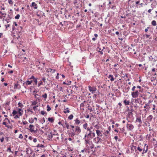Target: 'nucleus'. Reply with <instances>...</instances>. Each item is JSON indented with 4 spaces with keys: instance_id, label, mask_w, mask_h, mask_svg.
Returning a JSON list of instances; mask_svg holds the SVG:
<instances>
[{
    "instance_id": "8",
    "label": "nucleus",
    "mask_w": 157,
    "mask_h": 157,
    "mask_svg": "<svg viewBox=\"0 0 157 157\" xmlns=\"http://www.w3.org/2000/svg\"><path fill=\"white\" fill-rule=\"evenodd\" d=\"M127 127L128 130L132 131L134 128V126L132 124H127Z\"/></svg>"
},
{
    "instance_id": "4",
    "label": "nucleus",
    "mask_w": 157,
    "mask_h": 157,
    "mask_svg": "<svg viewBox=\"0 0 157 157\" xmlns=\"http://www.w3.org/2000/svg\"><path fill=\"white\" fill-rule=\"evenodd\" d=\"M88 88L89 91L92 94L95 93V92L97 90L96 88L94 86L91 87L90 86H89Z\"/></svg>"
},
{
    "instance_id": "27",
    "label": "nucleus",
    "mask_w": 157,
    "mask_h": 157,
    "mask_svg": "<svg viewBox=\"0 0 157 157\" xmlns=\"http://www.w3.org/2000/svg\"><path fill=\"white\" fill-rule=\"evenodd\" d=\"M140 97L142 98H143L144 99H146L147 98V97H146V96L144 95L143 94H140Z\"/></svg>"
},
{
    "instance_id": "20",
    "label": "nucleus",
    "mask_w": 157,
    "mask_h": 157,
    "mask_svg": "<svg viewBox=\"0 0 157 157\" xmlns=\"http://www.w3.org/2000/svg\"><path fill=\"white\" fill-rule=\"evenodd\" d=\"M108 78H110V80L112 82L114 80V78H113V76L112 75H109Z\"/></svg>"
},
{
    "instance_id": "22",
    "label": "nucleus",
    "mask_w": 157,
    "mask_h": 157,
    "mask_svg": "<svg viewBox=\"0 0 157 157\" xmlns=\"http://www.w3.org/2000/svg\"><path fill=\"white\" fill-rule=\"evenodd\" d=\"M30 151H31L30 154H31V155H30L29 157H35V153L33 152V151H32L31 149H30Z\"/></svg>"
},
{
    "instance_id": "36",
    "label": "nucleus",
    "mask_w": 157,
    "mask_h": 157,
    "mask_svg": "<svg viewBox=\"0 0 157 157\" xmlns=\"http://www.w3.org/2000/svg\"><path fill=\"white\" fill-rule=\"evenodd\" d=\"M65 125H66V128L68 129H70V126L66 122L65 123Z\"/></svg>"
},
{
    "instance_id": "14",
    "label": "nucleus",
    "mask_w": 157,
    "mask_h": 157,
    "mask_svg": "<svg viewBox=\"0 0 157 157\" xmlns=\"http://www.w3.org/2000/svg\"><path fill=\"white\" fill-rule=\"evenodd\" d=\"M31 7H33L34 9H36L37 8V5L35 2H33L32 3Z\"/></svg>"
},
{
    "instance_id": "25",
    "label": "nucleus",
    "mask_w": 157,
    "mask_h": 157,
    "mask_svg": "<svg viewBox=\"0 0 157 157\" xmlns=\"http://www.w3.org/2000/svg\"><path fill=\"white\" fill-rule=\"evenodd\" d=\"M48 121L51 123H53L54 121V119L53 117H49L48 118Z\"/></svg>"
},
{
    "instance_id": "17",
    "label": "nucleus",
    "mask_w": 157,
    "mask_h": 157,
    "mask_svg": "<svg viewBox=\"0 0 157 157\" xmlns=\"http://www.w3.org/2000/svg\"><path fill=\"white\" fill-rule=\"evenodd\" d=\"M148 146H147V147H146V149H145V146H144V148H143V152H142V155H143L145 153H146L147 151V150H148Z\"/></svg>"
},
{
    "instance_id": "9",
    "label": "nucleus",
    "mask_w": 157,
    "mask_h": 157,
    "mask_svg": "<svg viewBox=\"0 0 157 157\" xmlns=\"http://www.w3.org/2000/svg\"><path fill=\"white\" fill-rule=\"evenodd\" d=\"M14 88L15 89H19L21 88V86L20 84L18 83V82L17 83H14Z\"/></svg>"
},
{
    "instance_id": "12",
    "label": "nucleus",
    "mask_w": 157,
    "mask_h": 157,
    "mask_svg": "<svg viewBox=\"0 0 157 157\" xmlns=\"http://www.w3.org/2000/svg\"><path fill=\"white\" fill-rule=\"evenodd\" d=\"M29 130L31 132H34L35 133L36 132V131H35L33 130V129L34 128V126L32 124H30L29 126Z\"/></svg>"
},
{
    "instance_id": "11",
    "label": "nucleus",
    "mask_w": 157,
    "mask_h": 157,
    "mask_svg": "<svg viewBox=\"0 0 157 157\" xmlns=\"http://www.w3.org/2000/svg\"><path fill=\"white\" fill-rule=\"evenodd\" d=\"M92 139L91 138H89L88 139H86L85 140V143L86 146V145H88L92 142V141H90V140Z\"/></svg>"
},
{
    "instance_id": "54",
    "label": "nucleus",
    "mask_w": 157,
    "mask_h": 157,
    "mask_svg": "<svg viewBox=\"0 0 157 157\" xmlns=\"http://www.w3.org/2000/svg\"><path fill=\"white\" fill-rule=\"evenodd\" d=\"M6 151H9L10 152H12V151H11V148H10V147L8 149H7V150H6Z\"/></svg>"
},
{
    "instance_id": "53",
    "label": "nucleus",
    "mask_w": 157,
    "mask_h": 157,
    "mask_svg": "<svg viewBox=\"0 0 157 157\" xmlns=\"http://www.w3.org/2000/svg\"><path fill=\"white\" fill-rule=\"evenodd\" d=\"M36 92V91L34 90L33 92V94L34 95L35 97L36 96V95H38L37 94H35V93Z\"/></svg>"
},
{
    "instance_id": "49",
    "label": "nucleus",
    "mask_w": 157,
    "mask_h": 157,
    "mask_svg": "<svg viewBox=\"0 0 157 157\" xmlns=\"http://www.w3.org/2000/svg\"><path fill=\"white\" fill-rule=\"evenodd\" d=\"M149 59L151 60H152L153 59H154V58L152 57V56H150V57H149ZM156 60H154V61H155Z\"/></svg>"
},
{
    "instance_id": "47",
    "label": "nucleus",
    "mask_w": 157,
    "mask_h": 157,
    "mask_svg": "<svg viewBox=\"0 0 157 157\" xmlns=\"http://www.w3.org/2000/svg\"><path fill=\"white\" fill-rule=\"evenodd\" d=\"M40 81V83H39L38 84V86L39 87L41 85H43V82L41 81Z\"/></svg>"
},
{
    "instance_id": "5",
    "label": "nucleus",
    "mask_w": 157,
    "mask_h": 157,
    "mask_svg": "<svg viewBox=\"0 0 157 157\" xmlns=\"http://www.w3.org/2000/svg\"><path fill=\"white\" fill-rule=\"evenodd\" d=\"M33 81L31 80L30 81L27 80L26 82H24L23 83V85L26 88V86L28 85H30L32 84V83L33 82Z\"/></svg>"
},
{
    "instance_id": "31",
    "label": "nucleus",
    "mask_w": 157,
    "mask_h": 157,
    "mask_svg": "<svg viewBox=\"0 0 157 157\" xmlns=\"http://www.w3.org/2000/svg\"><path fill=\"white\" fill-rule=\"evenodd\" d=\"M87 124L86 123H85L83 125V128L85 129H86L87 128Z\"/></svg>"
},
{
    "instance_id": "43",
    "label": "nucleus",
    "mask_w": 157,
    "mask_h": 157,
    "mask_svg": "<svg viewBox=\"0 0 157 157\" xmlns=\"http://www.w3.org/2000/svg\"><path fill=\"white\" fill-rule=\"evenodd\" d=\"M36 78H35V77L33 76V75H32L31 77L29 78H28V79H33V80H34L35 79H36Z\"/></svg>"
},
{
    "instance_id": "41",
    "label": "nucleus",
    "mask_w": 157,
    "mask_h": 157,
    "mask_svg": "<svg viewBox=\"0 0 157 157\" xmlns=\"http://www.w3.org/2000/svg\"><path fill=\"white\" fill-rule=\"evenodd\" d=\"M40 113L42 115H44L45 114H47V113L44 111H42Z\"/></svg>"
},
{
    "instance_id": "15",
    "label": "nucleus",
    "mask_w": 157,
    "mask_h": 157,
    "mask_svg": "<svg viewBox=\"0 0 157 157\" xmlns=\"http://www.w3.org/2000/svg\"><path fill=\"white\" fill-rule=\"evenodd\" d=\"M136 122H139L140 124L142 123V121L140 117H138L136 118Z\"/></svg>"
},
{
    "instance_id": "10",
    "label": "nucleus",
    "mask_w": 157,
    "mask_h": 157,
    "mask_svg": "<svg viewBox=\"0 0 157 157\" xmlns=\"http://www.w3.org/2000/svg\"><path fill=\"white\" fill-rule=\"evenodd\" d=\"M143 148H144V145H142L141 144H139L138 146L137 149L140 152H141L142 151Z\"/></svg>"
},
{
    "instance_id": "26",
    "label": "nucleus",
    "mask_w": 157,
    "mask_h": 157,
    "mask_svg": "<svg viewBox=\"0 0 157 157\" xmlns=\"http://www.w3.org/2000/svg\"><path fill=\"white\" fill-rule=\"evenodd\" d=\"M48 72H50L52 73H54L55 71V69H52L51 68H49L48 69Z\"/></svg>"
},
{
    "instance_id": "50",
    "label": "nucleus",
    "mask_w": 157,
    "mask_h": 157,
    "mask_svg": "<svg viewBox=\"0 0 157 157\" xmlns=\"http://www.w3.org/2000/svg\"><path fill=\"white\" fill-rule=\"evenodd\" d=\"M37 104V102L34 101L32 102V105H36Z\"/></svg>"
},
{
    "instance_id": "40",
    "label": "nucleus",
    "mask_w": 157,
    "mask_h": 157,
    "mask_svg": "<svg viewBox=\"0 0 157 157\" xmlns=\"http://www.w3.org/2000/svg\"><path fill=\"white\" fill-rule=\"evenodd\" d=\"M17 113V112L15 110H13V111L12 114H13V116H14L16 115Z\"/></svg>"
},
{
    "instance_id": "16",
    "label": "nucleus",
    "mask_w": 157,
    "mask_h": 157,
    "mask_svg": "<svg viewBox=\"0 0 157 157\" xmlns=\"http://www.w3.org/2000/svg\"><path fill=\"white\" fill-rule=\"evenodd\" d=\"M74 121L75 122V124L78 125L80 123V121L78 118H76L75 120H74Z\"/></svg>"
},
{
    "instance_id": "58",
    "label": "nucleus",
    "mask_w": 157,
    "mask_h": 157,
    "mask_svg": "<svg viewBox=\"0 0 157 157\" xmlns=\"http://www.w3.org/2000/svg\"><path fill=\"white\" fill-rule=\"evenodd\" d=\"M84 107V105L83 103H82L80 104V107Z\"/></svg>"
},
{
    "instance_id": "62",
    "label": "nucleus",
    "mask_w": 157,
    "mask_h": 157,
    "mask_svg": "<svg viewBox=\"0 0 157 157\" xmlns=\"http://www.w3.org/2000/svg\"><path fill=\"white\" fill-rule=\"evenodd\" d=\"M136 87L135 86H133L132 89V90L133 91L135 90V89L136 88Z\"/></svg>"
},
{
    "instance_id": "44",
    "label": "nucleus",
    "mask_w": 157,
    "mask_h": 157,
    "mask_svg": "<svg viewBox=\"0 0 157 157\" xmlns=\"http://www.w3.org/2000/svg\"><path fill=\"white\" fill-rule=\"evenodd\" d=\"M42 97L43 98L46 99L47 98V94L46 93H44V94L42 95Z\"/></svg>"
},
{
    "instance_id": "13",
    "label": "nucleus",
    "mask_w": 157,
    "mask_h": 157,
    "mask_svg": "<svg viewBox=\"0 0 157 157\" xmlns=\"http://www.w3.org/2000/svg\"><path fill=\"white\" fill-rule=\"evenodd\" d=\"M96 133L97 135V136H101V137L102 136V133L101 132V131L99 130H96Z\"/></svg>"
},
{
    "instance_id": "37",
    "label": "nucleus",
    "mask_w": 157,
    "mask_h": 157,
    "mask_svg": "<svg viewBox=\"0 0 157 157\" xmlns=\"http://www.w3.org/2000/svg\"><path fill=\"white\" fill-rule=\"evenodd\" d=\"M37 147H44V145L42 144H38L36 146Z\"/></svg>"
},
{
    "instance_id": "29",
    "label": "nucleus",
    "mask_w": 157,
    "mask_h": 157,
    "mask_svg": "<svg viewBox=\"0 0 157 157\" xmlns=\"http://www.w3.org/2000/svg\"><path fill=\"white\" fill-rule=\"evenodd\" d=\"M49 138V140L50 139L51 140L53 137V135H52V132H50V134L48 136Z\"/></svg>"
},
{
    "instance_id": "60",
    "label": "nucleus",
    "mask_w": 157,
    "mask_h": 157,
    "mask_svg": "<svg viewBox=\"0 0 157 157\" xmlns=\"http://www.w3.org/2000/svg\"><path fill=\"white\" fill-rule=\"evenodd\" d=\"M19 138L21 139H22L23 138V136H22V134H20Z\"/></svg>"
},
{
    "instance_id": "35",
    "label": "nucleus",
    "mask_w": 157,
    "mask_h": 157,
    "mask_svg": "<svg viewBox=\"0 0 157 157\" xmlns=\"http://www.w3.org/2000/svg\"><path fill=\"white\" fill-rule=\"evenodd\" d=\"M74 116L72 114H71L68 117V119L70 120H72Z\"/></svg>"
},
{
    "instance_id": "19",
    "label": "nucleus",
    "mask_w": 157,
    "mask_h": 157,
    "mask_svg": "<svg viewBox=\"0 0 157 157\" xmlns=\"http://www.w3.org/2000/svg\"><path fill=\"white\" fill-rule=\"evenodd\" d=\"M132 112L130 111L129 112L127 115V117L129 118H131V117H133V113Z\"/></svg>"
},
{
    "instance_id": "23",
    "label": "nucleus",
    "mask_w": 157,
    "mask_h": 157,
    "mask_svg": "<svg viewBox=\"0 0 157 157\" xmlns=\"http://www.w3.org/2000/svg\"><path fill=\"white\" fill-rule=\"evenodd\" d=\"M124 103L125 105H129L130 103V101L129 100L127 101L125 99L124 101Z\"/></svg>"
},
{
    "instance_id": "6",
    "label": "nucleus",
    "mask_w": 157,
    "mask_h": 157,
    "mask_svg": "<svg viewBox=\"0 0 157 157\" xmlns=\"http://www.w3.org/2000/svg\"><path fill=\"white\" fill-rule=\"evenodd\" d=\"M75 132L76 134L78 135L81 132V129L78 126L75 127Z\"/></svg>"
},
{
    "instance_id": "24",
    "label": "nucleus",
    "mask_w": 157,
    "mask_h": 157,
    "mask_svg": "<svg viewBox=\"0 0 157 157\" xmlns=\"http://www.w3.org/2000/svg\"><path fill=\"white\" fill-rule=\"evenodd\" d=\"M104 49H105V48L104 47L103 48V49L101 50V49L100 48H99L98 47V52H100V54L102 55L103 54V53L102 52V51Z\"/></svg>"
},
{
    "instance_id": "7",
    "label": "nucleus",
    "mask_w": 157,
    "mask_h": 157,
    "mask_svg": "<svg viewBox=\"0 0 157 157\" xmlns=\"http://www.w3.org/2000/svg\"><path fill=\"white\" fill-rule=\"evenodd\" d=\"M88 134V136H89L90 138L91 139L93 138L95 136V134L94 132H92V131L90 132H89Z\"/></svg>"
},
{
    "instance_id": "57",
    "label": "nucleus",
    "mask_w": 157,
    "mask_h": 157,
    "mask_svg": "<svg viewBox=\"0 0 157 157\" xmlns=\"http://www.w3.org/2000/svg\"><path fill=\"white\" fill-rule=\"evenodd\" d=\"M85 151H87H87L86 150V148L84 149L83 150H81V152L83 153Z\"/></svg>"
},
{
    "instance_id": "45",
    "label": "nucleus",
    "mask_w": 157,
    "mask_h": 157,
    "mask_svg": "<svg viewBox=\"0 0 157 157\" xmlns=\"http://www.w3.org/2000/svg\"><path fill=\"white\" fill-rule=\"evenodd\" d=\"M34 82V85H36L37 84V78H36L34 80H33Z\"/></svg>"
},
{
    "instance_id": "64",
    "label": "nucleus",
    "mask_w": 157,
    "mask_h": 157,
    "mask_svg": "<svg viewBox=\"0 0 157 157\" xmlns=\"http://www.w3.org/2000/svg\"><path fill=\"white\" fill-rule=\"evenodd\" d=\"M19 117L18 116V115H16L14 117V118H15V119H16V118H18Z\"/></svg>"
},
{
    "instance_id": "34",
    "label": "nucleus",
    "mask_w": 157,
    "mask_h": 157,
    "mask_svg": "<svg viewBox=\"0 0 157 157\" xmlns=\"http://www.w3.org/2000/svg\"><path fill=\"white\" fill-rule=\"evenodd\" d=\"M18 105L19 107H20L21 108H22L24 106V105H23L22 103L20 102L18 103Z\"/></svg>"
},
{
    "instance_id": "48",
    "label": "nucleus",
    "mask_w": 157,
    "mask_h": 157,
    "mask_svg": "<svg viewBox=\"0 0 157 157\" xmlns=\"http://www.w3.org/2000/svg\"><path fill=\"white\" fill-rule=\"evenodd\" d=\"M17 109H18V112H23V110L22 109H21V108H18Z\"/></svg>"
},
{
    "instance_id": "55",
    "label": "nucleus",
    "mask_w": 157,
    "mask_h": 157,
    "mask_svg": "<svg viewBox=\"0 0 157 157\" xmlns=\"http://www.w3.org/2000/svg\"><path fill=\"white\" fill-rule=\"evenodd\" d=\"M70 112V111L69 110H67V111H63V113H69Z\"/></svg>"
},
{
    "instance_id": "38",
    "label": "nucleus",
    "mask_w": 157,
    "mask_h": 157,
    "mask_svg": "<svg viewBox=\"0 0 157 157\" xmlns=\"http://www.w3.org/2000/svg\"><path fill=\"white\" fill-rule=\"evenodd\" d=\"M146 36V38H149V39H151V37H150V35H148V34H146L144 35V36Z\"/></svg>"
},
{
    "instance_id": "33",
    "label": "nucleus",
    "mask_w": 157,
    "mask_h": 157,
    "mask_svg": "<svg viewBox=\"0 0 157 157\" xmlns=\"http://www.w3.org/2000/svg\"><path fill=\"white\" fill-rule=\"evenodd\" d=\"M76 134L75 132H71L69 134V135L72 137L74 136Z\"/></svg>"
},
{
    "instance_id": "30",
    "label": "nucleus",
    "mask_w": 157,
    "mask_h": 157,
    "mask_svg": "<svg viewBox=\"0 0 157 157\" xmlns=\"http://www.w3.org/2000/svg\"><path fill=\"white\" fill-rule=\"evenodd\" d=\"M151 24L153 26H155L156 25V21L155 20H153L151 22Z\"/></svg>"
},
{
    "instance_id": "32",
    "label": "nucleus",
    "mask_w": 157,
    "mask_h": 157,
    "mask_svg": "<svg viewBox=\"0 0 157 157\" xmlns=\"http://www.w3.org/2000/svg\"><path fill=\"white\" fill-rule=\"evenodd\" d=\"M29 121L30 123H33L34 122V119L32 118H29Z\"/></svg>"
},
{
    "instance_id": "61",
    "label": "nucleus",
    "mask_w": 157,
    "mask_h": 157,
    "mask_svg": "<svg viewBox=\"0 0 157 157\" xmlns=\"http://www.w3.org/2000/svg\"><path fill=\"white\" fill-rule=\"evenodd\" d=\"M4 140V137H2V138L0 139V141L2 143L3 141Z\"/></svg>"
},
{
    "instance_id": "18",
    "label": "nucleus",
    "mask_w": 157,
    "mask_h": 157,
    "mask_svg": "<svg viewBox=\"0 0 157 157\" xmlns=\"http://www.w3.org/2000/svg\"><path fill=\"white\" fill-rule=\"evenodd\" d=\"M152 118L153 116L151 115H150L147 117V119L148 121L151 122V121Z\"/></svg>"
},
{
    "instance_id": "2",
    "label": "nucleus",
    "mask_w": 157,
    "mask_h": 157,
    "mask_svg": "<svg viewBox=\"0 0 157 157\" xmlns=\"http://www.w3.org/2000/svg\"><path fill=\"white\" fill-rule=\"evenodd\" d=\"M102 141V139L99 136H97L94 139V142L97 144L101 143Z\"/></svg>"
},
{
    "instance_id": "39",
    "label": "nucleus",
    "mask_w": 157,
    "mask_h": 157,
    "mask_svg": "<svg viewBox=\"0 0 157 157\" xmlns=\"http://www.w3.org/2000/svg\"><path fill=\"white\" fill-rule=\"evenodd\" d=\"M47 110L48 111H50L51 110V108L50 107L49 105H47Z\"/></svg>"
},
{
    "instance_id": "46",
    "label": "nucleus",
    "mask_w": 157,
    "mask_h": 157,
    "mask_svg": "<svg viewBox=\"0 0 157 157\" xmlns=\"http://www.w3.org/2000/svg\"><path fill=\"white\" fill-rule=\"evenodd\" d=\"M42 80L44 82H46V79L45 77H43L42 79Z\"/></svg>"
},
{
    "instance_id": "3",
    "label": "nucleus",
    "mask_w": 157,
    "mask_h": 157,
    "mask_svg": "<svg viewBox=\"0 0 157 157\" xmlns=\"http://www.w3.org/2000/svg\"><path fill=\"white\" fill-rule=\"evenodd\" d=\"M139 91L136 90L135 92L132 93L131 95L132 98H135L137 97L139 95Z\"/></svg>"
},
{
    "instance_id": "51",
    "label": "nucleus",
    "mask_w": 157,
    "mask_h": 157,
    "mask_svg": "<svg viewBox=\"0 0 157 157\" xmlns=\"http://www.w3.org/2000/svg\"><path fill=\"white\" fill-rule=\"evenodd\" d=\"M31 149H30V150ZM29 148H27L26 149V152L27 154H28V152L29 151Z\"/></svg>"
},
{
    "instance_id": "28",
    "label": "nucleus",
    "mask_w": 157,
    "mask_h": 157,
    "mask_svg": "<svg viewBox=\"0 0 157 157\" xmlns=\"http://www.w3.org/2000/svg\"><path fill=\"white\" fill-rule=\"evenodd\" d=\"M88 136V134H87V133L86 132V134H85L84 137L83 138V139L85 140V139L90 138L89 136Z\"/></svg>"
},
{
    "instance_id": "59",
    "label": "nucleus",
    "mask_w": 157,
    "mask_h": 157,
    "mask_svg": "<svg viewBox=\"0 0 157 157\" xmlns=\"http://www.w3.org/2000/svg\"><path fill=\"white\" fill-rule=\"evenodd\" d=\"M8 2L9 4H13V2L11 0H9L8 1Z\"/></svg>"
},
{
    "instance_id": "63",
    "label": "nucleus",
    "mask_w": 157,
    "mask_h": 157,
    "mask_svg": "<svg viewBox=\"0 0 157 157\" xmlns=\"http://www.w3.org/2000/svg\"><path fill=\"white\" fill-rule=\"evenodd\" d=\"M86 129H87V131H89V132L91 131V130L90 128L89 127L87 128Z\"/></svg>"
},
{
    "instance_id": "21",
    "label": "nucleus",
    "mask_w": 157,
    "mask_h": 157,
    "mask_svg": "<svg viewBox=\"0 0 157 157\" xmlns=\"http://www.w3.org/2000/svg\"><path fill=\"white\" fill-rule=\"evenodd\" d=\"M136 147L135 146L132 145L131 148V150L132 151V153L134 151V150H135V151H136Z\"/></svg>"
},
{
    "instance_id": "56",
    "label": "nucleus",
    "mask_w": 157,
    "mask_h": 157,
    "mask_svg": "<svg viewBox=\"0 0 157 157\" xmlns=\"http://www.w3.org/2000/svg\"><path fill=\"white\" fill-rule=\"evenodd\" d=\"M139 92H140L141 93H142L143 91V88H141L140 89V90H138Z\"/></svg>"
},
{
    "instance_id": "52",
    "label": "nucleus",
    "mask_w": 157,
    "mask_h": 157,
    "mask_svg": "<svg viewBox=\"0 0 157 157\" xmlns=\"http://www.w3.org/2000/svg\"><path fill=\"white\" fill-rule=\"evenodd\" d=\"M120 129L121 131V132H123L124 131V128Z\"/></svg>"
},
{
    "instance_id": "1",
    "label": "nucleus",
    "mask_w": 157,
    "mask_h": 157,
    "mask_svg": "<svg viewBox=\"0 0 157 157\" xmlns=\"http://www.w3.org/2000/svg\"><path fill=\"white\" fill-rule=\"evenodd\" d=\"M94 145L93 144V143H91L88 145H86V150L87 151V152L89 153L90 152V149H92L91 151L93 152H94L95 150H93L92 149L94 148Z\"/></svg>"
},
{
    "instance_id": "42",
    "label": "nucleus",
    "mask_w": 157,
    "mask_h": 157,
    "mask_svg": "<svg viewBox=\"0 0 157 157\" xmlns=\"http://www.w3.org/2000/svg\"><path fill=\"white\" fill-rule=\"evenodd\" d=\"M20 17V15L19 14H17L16 15V16L15 17V18L16 19H18Z\"/></svg>"
}]
</instances>
